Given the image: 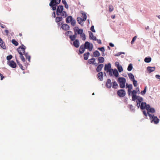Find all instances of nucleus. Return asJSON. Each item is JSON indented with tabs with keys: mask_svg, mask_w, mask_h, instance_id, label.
<instances>
[{
	"mask_svg": "<svg viewBox=\"0 0 160 160\" xmlns=\"http://www.w3.org/2000/svg\"><path fill=\"white\" fill-rule=\"evenodd\" d=\"M26 48V47L23 44H22L21 46L19 47L17 49L18 53L20 55V58L23 62L25 61V59L23 55L26 53L25 51Z\"/></svg>",
	"mask_w": 160,
	"mask_h": 160,
	"instance_id": "nucleus-1",
	"label": "nucleus"
},
{
	"mask_svg": "<svg viewBox=\"0 0 160 160\" xmlns=\"http://www.w3.org/2000/svg\"><path fill=\"white\" fill-rule=\"evenodd\" d=\"M61 2V0H51L49 3V6L52 8L53 10H56L57 5L59 4Z\"/></svg>",
	"mask_w": 160,
	"mask_h": 160,
	"instance_id": "nucleus-2",
	"label": "nucleus"
},
{
	"mask_svg": "<svg viewBox=\"0 0 160 160\" xmlns=\"http://www.w3.org/2000/svg\"><path fill=\"white\" fill-rule=\"evenodd\" d=\"M148 115L150 117V119L151 120V122H153L155 124H157L159 122V120L156 116H154L153 115H152L148 112Z\"/></svg>",
	"mask_w": 160,
	"mask_h": 160,
	"instance_id": "nucleus-3",
	"label": "nucleus"
},
{
	"mask_svg": "<svg viewBox=\"0 0 160 160\" xmlns=\"http://www.w3.org/2000/svg\"><path fill=\"white\" fill-rule=\"evenodd\" d=\"M120 87L121 88H123L125 86V83L126 80L125 78L122 77L119 78L118 79Z\"/></svg>",
	"mask_w": 160,
	"mask_h": 160,
	"instance_id": "nucleus-4",
	"label": "nucleus"
},
{
	"mask_svg": "<svg viewBox=\"0 0 160 160\" xmlns=\"http://www.w3.org/2000/svg\"><path fill=\"white\" fill-rule=\"evenodd\" d=\"M86 49H88L89 51H91L92 50L93 48V45L92 44H90L88 42H86L84 46Z\"/></svg>",
	"mask_w": 160,
	"mask_h": 160,
	"instance_id": "nucleus-5",
	"label": "nucleus"
},
{
	"mask_svg": "<svg viewBox=\"0 0 160 160\" xmlns=\"http://www.w3.org/2000/svg\"><path fill=\"white\" fill-rule=\"evenodd\" d=\"M117 94L120 97H123L126 95V92L123 89H120L117 92Z\"/></svg>",
	"mask_w": 160,
	"mask_h": 160,
	"instance_id": "nucleus-6",
	"label": "nucleus"
},
{
	"mask_svg": "<svg viewBox=\"0 0 160 160\" xmlns=\"http://www.w3.org/2000/svg\"><path fill=\"white\" fill-rule=\"evenodd\" d=\"M63 9V7L62 5L59 6L57 8L56 14L57 15H60V13L62 12Z\"/></svg>",
	"mask_w": 160,
	"mask_h": 160,
	"instance_id": "nucleus-7",
	"label": "nucleus"
},
{
	"mask_svg": "<svg viewBox=\"0 0 160 160\" xmlns=\"http://www.w3.org/2000/svg\"><path fill=\"white\" fill-rule=\"evenodd\" d=\"M8 64L11 67L15 68L16 67V63L13 60L10 61L8 63Z\"/></svg>",
	"mask_w": 160,
	"mask_h": 160,
	"instance_id": "nucleus-8",
	"label": "nucleus"
},
{
	"mask_svg": "<svg viewBox=\"0 0 160 160\" xmlns=\"http://www.w3.org/2000/svg\"><path fill=\"white\" fill-rule=\"evenodd\" d=\"M106 86L108 88H110L112 86L111 81L110 79H108L106 82Z\"/></svg>",
	"mask_w": 160,
	"mask_h": 160,
	"instance_id": "nucleus-9",
	"label": "nucleus"
},
{
	"mask_svg": "<svg viewBox=\"0 0 160 160\" xmlns=\"http://www.w3.org/2000/svg\"><path fill=\"white\" fill-rule=\"evenodd\" d=\"M80 45V43L78 40L75 39L73 42V45L76 48H78Z\"/></svg>",
	"mask_w": 160,
	"mask_h": 160,
	"instance_id": "nucleus-10",
	"label": "nucleus"
},
{
	"mask_svg": "<svg viewBox=\"0 0 160 160\" xmlns=\"http://www.w3.org/2000/svg\"><path fill=\"white\" fill-rule=\"evenodd\" d=\"M95 61V59L94 58H92L91 59H89L88 61V62L90 64H93L95 65V66H97V63H94Z\"/></svg>",
	"mask_w": 160,
	"mask_h": 160,
	"instance_id": "nucleus-11",
	"label": "nucleus"
},
{
	"mask_svg": "<svg viewBox=\"0 0 160 160\" xmlns=\"http://www.w3.org/2000/svg\"><path fill=\"white\" fill-rule=\"evenodd\" d=\"M62 28L63 30L67 31L69 29V26L66 24H64L61 27Z\"/></svg>",
	"mask_w": 160,
	"mask_h": 160,
	"instance_id": "nucleus-12",
	"label": "nucleus"
},
{
	"mask_svg": "<svg viewBox=\"0 0 160 160\" xmlns=\"http://www.w3.org/2000/svg\"><path fill=\"white\" fill-rule=\"evenodd\" d=\"M86 49L83 45H81L79 48V51L80 54L83 53L85 51Z\"/></svg>",
	"mask_w": 160,
	"mask_h": 160,
	"instance_id": "nucleus-13",
	"label": "nucleus"
},
{
	"mask_svg": "<svg viewBox=\"0 0 160 160\" xmlns=\"http://www.w3.org/2000/svg\"><path fill=\"white\" fill-rule=\"evenodd\" d=\"M111 69V65L110 63H108V64H106L105 65L104 70L105 71H108Z\"/></svg>",
	"mask_w": 160,
	"mask_h": 160,
	"instance_id": "nucleus-14",
	"label": "nucleus"
},
{
	"mask_svg": "<svg viewBox=\"0 0 160 160\" xmlns=\"http://www.w3.org/2000/svg\"><path fill=\"white\" fill-rule=\"evenodd\" d=\"M98 79L101 81H102L103 80V75L102 72H99L98 74Z\"/></svg>",
	"mask_w": 160,
	"mask_h": 160,
	"instance_id": "nucleus-15",
	"label": "nucleus"
},
{
	"mask_svg": "<svg viewBox=\"0 0 160 160\" xmlns=\"http://www.w3.org/2000/svg\"><path fill=\"white\" fill-rule=\"evenodd\" d=\"M103 67V64H100L99 65L96 69V71L97 72H99Z\"/></svg>",
	"mask_w": 160,
	"mask_h": 160,
	"instance_id": "nucleus-16",
	"label": "nucleus"
},
{
	"mask_svg": "<svg viewBox=\"0 0 160 160\" xmlns=\"http://www.w3.org/2000/svg\"><path fill=\"white\" fill-rule=\"evenodd\" d=\"M0 46L3 49H6V46L2 39L0 38Z\"/></svg>",
	"mask_w": 160,
	"mask_h": 160,
	"instance_id": "nucleus-17",
	"label": "nucleus"
},
{
	"mask_svg": "<svg viewBox=\"0 0 160 160\" xmlns=\"http://www.w3.org/2000/svg\"><path fill=\"white\" fill-rule=\"evenodd\" d=\"M147 70L149 72V73H150L155 70V68L154 67H148L147 68Z\"/></svg>",
	"mask_w": 160,
	"mask_h": 160,
	"instance_id": "nucleus-18",
	"label": "nucleus"
},
{
	"mask_svg": "<svg viewBox=\"0 0 160 160\" xmlns=\"http://www.w3.org/2000/svg\"><path fill=\"white\" fill-rule=\"evenodd\" d=\"M72 19V18L71 16H69L67 18L66 22L67 23H68L70 22Z\"/></svg>",
	"mask_w": 160,
	"mask_h": 160,
	"instance_id": "nucleus-19",
	"label": "nucleus"
},
{
	"mask_svg": "<svg viewBox=\"0 0 160 160\" xmlns=\"http://www.w3.org/2000/svg\"><path fill=\"white\" fill-rule=\"evenodd\" d=\"M89 38L94 40H96V37L93 36V34L91 32H90L89 33Z\"/></svg>",
	"mask_w": 160,
	"mask_h": 160,
	"instance_id": "nucleus-20",
	"label": "nucleus"
},
{
	"mask_svg": "<svg viewBox=\"0 0 160 160\" xmlns=\"http://www.w3.org/2000/svg\"><path fill=\"white\" fill-rule=\"evenodd\" d=\"M93 56L95 57H98L100 56V54L98 51L96 50L93 52Z\"/></svg>",
	"mask_w": 160,
	"mask_h": 160,
	"instance_id": "nucleus-21",
	"label": "nucleus"
},
{
	"mask_svg": "<svg viewBox=\"0 0 160 160\" xmlns=\"http://www.w3.org/2000/svg\"><path fill=\"white\" fill-rule=\"evenodd\" d=\"M75 28H77V29H75V31L77 32H78V34H82L83 32V30L82 29H78V27H75Z\"/></svg>",
	"mask_w": 160,
	"mask_h": 160,
	"instance_id": "nucleus-22",
	"label": "nucleus"
},
{
	"mask_svg": "<svg viewBox=\"0 0 160 160\" xmlns=\"http://www.w3.org/2000/svg\"><path fill=\"white\" fill-rule=\"evenodd\" d=\"M89 55L90 53L89 52H87L86 53H84L83 55L84 59L85 60H88Z\"/></svg>",
	"mask_w": 160,
	"mask_h": 160,
	"instance_id": "nucleus-23",
	"label": "nucleus"
},
{
	"mask_svg": "<svg viewBox=\"0 0 160 160\" xmlns=\"http://www.w3.org/2000/svg\"><path fill=\"white\" fill-rule=\"evenodd\" d=\"M98 62L100 63H102L104 61V58L102 57H99L98 58Z\"/></svg>",
	"mask_w": 160,
	"mask_h": 160,
	"instance_id": "nucleus-24",
	"label": "nucleus"
},
{
	"mask_svg": "<svg viewBox=\"0 0 160 160\" xmlns=\"http://www.w3.org/2000/svg\"><path fill=\"white\" fill-rule=\"evenodd\" d=\"M62 18L61 17H57L55 19V22L58 23L60 21H62Z\"/></svg>",
	"mask_w": 160,
	"mask_h": 160,
	"instance_id": "nucleus-25",
	"label": "nucleus"
},
{
	"mask_svg": "<svg viewBox=\"0 0 160 160\" xmlns=\"http://www.w3.org/2000/svg\"><path fill=\"white\" fill-rule=\"evenodd\" d=\"M128 76L129 79L131 81L134 79V76L132 73H129L128 74Z\"/></svg>",
	"mask_w": 160,
	"mask_h": 160,
	"instance_id": "nucleus-26",
	"label": "nucleus"
},
{
	"mask_svg": "<svg viewBox=\"0 0 160 160\" xmlns=\"http://www.w3.org/2000/svg\"><path fill=\"white\" fill-rule=\"evenodd\" d=\"M60 14L63 18H65L67 16L66 12L64 11H62V12L60 13Z\"/></svg>",
	"mask_w": 160,
	"mask_h": 160,
	"instance_id": "nucleus-27",
	"label": "nucleus"
},
{
	"mask_svg": "<svg viewBox=\"0 0 160 160\" xmlns=\"http://www.w3.org/2000/svg\"><path fill=\"white\" fill-rule=\"evenodd\" d=\"M24 55H25L26 59H28V61L30 62L31 58L30 56L28 54V53H26Z\"/></svg>",
	"mask_w": 160,
	"mask_h": 160,
	"instance_id": "nucleus-28",
	"label": "nucleus"
},
{
	"mask_svg": "<svg viewBox=\"0 0 160 160\" xmlns=\"http://www.w3.org/2000/svg\"><path fill=\"white\" fill-rule=\"evenodd\" d=\"M113 73L116 77H117L118 75V72L116 69L113 70Z\"/></svg>",
	"mask_w": 160,
	"mask_h": 160,
	"instance_id": "nucleus-29",
	"label": "nucleus"
},
{
	"mask_svg": "<svg viewBox=\"0 0 160 160\" xmlns=\"http://www.w3.org/2000/svg\"><path fill=\"white\" fill-rule=\"evenodd\" d=\"M146 103L142 102L141 103V105L140 106V108L142 109H145V105H146Z\"/></svg>",
	"mask_w": 160,
	"mask_h": 160,
	"instance_id": "nucleus-30",
	"label": "nucleus"
},
{
	"mask_svg": "<svg viewBox=\"0 0 160 160\" xmlns=\"http://www.w3.org/2000/svg\"><path fill=\"white\" fill-rule=\"evenodd\" d=\"M118 86V85L115 81L112 82V88H117Z\"/></svg>",
	"mask_w": 160,
	"mask_h": 160,
	"instance_id": "nucleus-31",
	"label": "nucleus"
},
{
	"mask_svg": "<svg viewBox=\"0 0 160 160\" xmlns=\"http://www.w3.org/2000/svg\"><path fill=\"white\" fill-rule=\"evenodd\" d=\"M151 58H146L144 59V61L146 62L149 63L151 61Z\"/></svg>",
	"mask_w": 160,
	"mask_h": 160,
	"instance_id": "nucleus-32",
	"label": "nucleus"
},
{
	"mask_svg": "<svg viewBox=\"0 0 160 160\" xmlns=\"http://www.w3.org/2000/svg\"><path fill=\"white\" fill-rule=\"evenodd\" d=\"M151 108L149 104H146L145 105V108L146 109L147 111V113L149 112V110Z\"/></svg>",
	"mask_w": 160,
	"mask_h": 160,
	"instance_id": "nucleus-33",
	"label": "nucleus"
},
{
	"mask_svg": "<svg viewBox=\"0 0 160 160\" xmlns=\"http://www.w3.org/2000/svg\"><path fill=\"white\" fill-rule=\"evenodd\" d=\"M12 42L13 44L15 46H17L18 44V42L16 41L15 39H12Z\"/></svg>",
	"mask_w": 160,
	"mask_h": 160,
	"instance_id": "nucleus-34",
	"label": "nucleus"
},
{
	"mask_svg": "<svg viewBox=\"0 0 160 160\" xmlns=\"http://www.w3.org/2000/svg\"><path fill=\"white\" fill-rule=\"evenodd\" d=\"M133 68L132 64L131 63L130 64L128 68V70L129 71H131Z\"/></svg>",
	"mask_w": 160,
	"mask_h": 160,
	"instance_id": "nucleus-35",
	"label": "nucleus"
},
{
	"mask_svg": "<svg viewBox=\"0 0 160 160\" xmlns=\"http://www.w3.org/2000/svg\"><path fill=\"white\" fill-rule=\"evenodd\" d=\"M17 63L18 64L19 66V67L22 70H24V68H23V67L22 66V65L20 64L19 61H18V60H16Z\"/></svg>",
	"mask_w": 160,
	"mask_h": 160,
	"instance_id": "nucleus-36",
	"label": "nucleus"
},
{
	"mask_svg": "<svg viewBox=\"0 0 160 160\" xmlns=\"http://www.w3.org/2000/svg\"><path fill=\"white\" fill-rule=\"evenodd\" d=\"M72 32L69 31H67L65 32V34L66 36H69V35H72Z\"/></svg>",
	"mask_w": 160,
	"mask_h": 160,
	"instance_id": "nucleus-37",
	"label": "nucleus"
},
{
	"mask_svg": "<svg viewBox=\"0 0 160 160\" xmlns=\"http://www.w3.org/2000/svg\"><path fill=\"white\" fill-rule=\"evenodd\" d=\"M113 9V7L112 5H109V12H112Z\"/></svg>",
	"mask_w": 160,
	"mask_h": 160,
	"instance_id": "nucleus-38",
	"label": "nucleus"
},
{
	"mask_svg": "<svg viewBox=\"0 0 160 160\" xmlns=\"http://www.w3.org/2000/svg\"><path fill=\"white\" fill-rule=\"evenodd\" d=\"M80 36L83 40L84 41L85 40V35L84 33H82V34H80Z\"/></svg>",
	"mask_w": 160,
	"mask_h": 160,
	"instance_id": "nucleus-39",
	"label": "nucleus"
},
{
	"mask_svg": "<svg viewBox=\"0 0 160 160\" xmlns=\"http://www.w3.org/2000/svg\"><path fill=\"white\" fill-rule=\"evenodd\" d=\"M126 86L127 88H128L129 90H131L132 88V84H130L128 85V84H126Z\"/></svg>",
	"mask_w": 160,
	"mask_h": 160,
	"instance_id": "nucleus-40",
	"label": "nucleus"
},
{
	"mask_svg": "<svg viewBox=\"0 0 160 160\" xmlns=\"http://www.w3.org/2000/svg\"><path fill=\"white\" fill-rule=\"evenodd\" d=\"M82 15L83 16V20L84 21H85L86 20V18H87L86 15L84 12L82 13Z\"/></svg>",
	"mask_w": 160,
	"mask_h": 160,
	"instance_id": "nucleus-41",
	"label": "nucleus"
},
{
	"mask_svg": "<svg viewBox=\"0 0 160 160\" xmlns=\"http://www.w3.org/2000/svg\"><path fill=\"white\" fill-rule=\"evenodd\" d=\"M77 20L79 24H81L83 21V19L80 17L77 18Z\"/></svg>",
	"mask_w": 160,
	"mask_h": 160,
	"instance_id": "nucleus-42",
	"label": "nucleus"
},
{
	"mask_svg": "<svg viewBox=\"0 0 160 160\" xmlns=\"http://www.w3.org/2000/svg\"><path fill=\"white\" fill-rule=\"evenodd\" d=\"M117 68L118 69V71L120 72H121L122 71H123L121 65H120L118 67H117Z\"/></svg>",
	"mask_w": 160,
	"mask_h": 160,
	"instance_id": "nucleus-43",
	"label": "nucleus"
},
{
	"mask_svg": "<svg viewBox=\"0 0 160 160\" xmlns=\"http://www.w3.org/2000/svg\"><path fill=\"white\" fill-rule=\"evenodd\" d=\"M146 88H147V87L146 86L145 87L144 90L143 91H142L141 92V93L142 95H143L144 94H145L146 92Z\"/></svg>",
	"mask_w": 160,
	"mask_h": 160,
	"instance_id": "nucleus-44",
	"label": "nucleus"
},
{
	"mask_svg": "<svg viewBox=\"0 0 160 160\" xmlns=\"http://www.w3.org/2000/svg\"><path fill=\"white\" fill-rule=\"evenodd\" d=\"M98 49L103 52V53L104 54V52L105 51V49L104 47H102L101 48H98Z\"/></svg>",
	"mask_w": 160,
	"mask_h": 160,
	"instance_id": "nucleus-45",
	"label": "nucleus"
},
{
	"mask_svg": "<svg viewBox=\"0 0 160 160\" xmlns=\"http://www.w3.org/2000/svg\"><path fill=\"white\" fill-rule=\"evenodd\" d=\"M69 38L72 41H73L75 40V39L76 38H75L74 36L73 35H69Z\"/></svg>",
	"mask_w": 160,
	"mask_h": 160,
	"instance_id": "nucleus-46",
	"label": "nucleus"
},
{
	"mask_svg": "<svg viewBox=\"0 0 160 160\" xmlns=\"http://www.w3.org/2000/svg\"><path fill=\"white\" fill-rule=\"evenodd\" d=\"M155 112V110L153 108H151L149 110V112L153 113Z\"/></svg>",
	"mask_w": 160,
	"mask_h": 160,
	"instance_id": "nucleus-47",
	"label": "nucleus"
},
{
	"mask_svg": "<svg viewBox=\"0 0 160 160\" xmlns=\"http://www.w3.org/2000/svg\"><path fill=\"white\" fill-rule=\"evenodd\" d=\"M113 69H112L111 68L108 71H107V72H109V75L110 76H112V73L113 72Z\"/></svg>",
	"mask_w": 160,
	"mask_h": 160,
	"instance_id": "nucleus-48",
	"label": "nucleus"
},
{
	"mask_svg": "<svg viewBox=\"0 0 160 160\" xmlns=\"http://www.w3.org/2000/svg\"><path fill=\"white\" fill-rule=\"evenodd\" d=\"M133 82V84L134 87H137L138 85V84L137 83V81L135 80V79L133 80L132 81Z\"/></svg>",
	"mask_w": 160,
	"mask_h": 160,
	"instance_id": "nucleus-49",
	"label": "nucleus"
},
{
	"mask_svg": "<svg viewBox=\"0 0 160 160\" xmlns=\"http://www.w3.org/2000/svg\"><path fill=\"white\" fill-rule=\"evenodd\" d=\"M71 24L72 26H74L76 24V21L75 20L72 19V20L71 21Z\"/></svg>",
	"mask_w": 160,
	"mask_h": 160,
	"instance_id": "nucleus-50",
	"label": "nucleus"
},
{
	"mask_svg": "<svg viewBox=\"0 0 160 160\" xmlns=\"http://www.w3.org/2000/svg\"><path fill=\"white\" fill-rule=\"evenodd\" d=\"M132 100L133 101H135L136 99H138L136 95H132Z\"/></svg>",
	"mask_w": 160,
	"mask_h": 160,
	"instance_id": "nucleus-51",
	"label": "nucleus"
},
{
	"mask_svg": "<svg viewBox=\"0 0 160 160\" xmlns=\"http://www.w3.org/2000/svg\"><path fill=\"white\" fill-rule=\"evenodd\" d=\"M12 56L11 55H10L8 56L7 57V59L8 60H10L12 58Z\"/></svg>",
	"mask_w": 160,
	"mask_h": 160,
	"instance_id": "nucleus-52",
	"label": "nucleus"
},
{
	"mask_svg": "<svg viewBox=\"0 0 160 160\" xmlns=\"http://www.w3.org/2000/svg\"><path fill=\"white\" fill-rule=\"evenodd\" d=\"M137 38V37L136 36H134L132 38V41H131V43L132 44H133L134 42L135 41V40H136V38Z\"/></svg>",
	"mask_w": 160,
	"mask_h": 160,
	"instance_id": "nucleus-53",
	"label": "nucleus"
},
{
	"mask_svg": "<svg viewBox=\"0 0 160 160\" xmlns=\"http://www.w3.org/2000/svg\"><path fill=\"white\" fill-rule=\"evenodd\" d=\"M137 100H138V102H141L143 100V98L142 97H139L137 99Z\"/></svg>",
	"mask_w": 160,
	"mask_h": 160,
	"instance_id": "nucleus-54",
	"label": "nucleus"
},
{
	"mask_svg": "<svg viewBox=\"0 0 160 160\" xmlns=\"http://www.w3.org/2000/svg\"><path fill=\"white\" fill-rule=\"evenodd\" d=\"M90 30L92 31L93 32H95V30L94 29V26H92Z\"/></svg>",
	"mask_w": 160,
	"mask_h": 160,
	"instance_id": "nucleus-55",
	"label": "nucleus"
},
{
	"mask_svg": "<svg viewBox=\"0 0 160 160\" xmlns=\"http://www.w3.org/2000/svg\"><path fill=\"white\" fill-rule=\"evenodd\" d=\"M137 91H136V90H133L132 91V95H136V94H137Z\"/></svg>",
	"mask_w": 160,
	"mask_h": 160,
	"instance_id": "nucleus-56",
	"label": "nucleus"
},
{
	"mask_svg": "<svg viewBox=\"0 0 160 160\" xmlns=\"http://www.w3.org/2000/svg\"><path fill=\"white\" fill-rule=\"evenodd\" d=\"M115 66L116 67H118L120 65H119V62H115Z\"/></svg>",
	"mask_w": 160,
	"mask_h": 160,
	"instance_id": "nucleus-57",
	"label": "nucleus"
},
{
	"mask_svg": "<svg viewBox=\"0 0 160 160\" xmlns=\"http://www.w3.org/2000/svg\"><path fill=\"white\" fill-rule=\"evenodd\" d=\"M96 41H97V42L99 44H101L102 43L100 39H98L96 38Z\"/></svg>",
	"mask_w": 160,
	"mask_h": 160,
	"instance_id": "nucleus-58",
	"label": "nucleus"
},
{
	"mask_svg": "<svg viewBox=\"0 0 160 160\" xmlns=\"http://www.w3.org/2000/svg\"><path fill=\"white\" fill-rule=\"evenodd\" d=\"M137 105L138 107V108H139L140 106L141 102H138V100H137Z\"/></svg>",
	"mask_w": 160,
	"mask_h": 160,
	"instance_id": "nucleus-59",
	"label": "nucleus"
},
{
	"mask_svg": "<svg viewBox=\"0 0 160 160\" xmlns=\"http://www.w3.org/2000/svg\"><path fill=\"white\" fill-rule=\"evenodd\" d=\"M122 54H124L125 53L124 52H120L118 53V55H115V56H119V55H121Z\"/></svg>",
	"mask_w": 160,
	"mask_h": 160,
	"instance_id": "nucleus-60",
	"label": "nucleus"
},
{
	"mask_svg": "<svg viewBox=\"0 0 160 160\" xmlns=\"http://www.w3.org/2000/svg\"><path fill=\"white\" fill-rule=\"evenodd\" d=\"M0 76L1 77V80H3V78H4V77L0 73Z\"/></svg>",
	"mask_w": 160,
	"mask_h": 160,
	"instance_id": "nucleus-61",
	"label": "nucleus"
},
{
	"mask_svg": "<svg viewBox=\"0 0 160 160\" xmlns=\"http://www.w3.org/2000/svg\"><path fill=\"white\" fill-rule=\"evenodd\" d=\"M143 114L145 116H147V112L145 111H143Z\"/></svg>",
	"mask_w": 160,
	"mask_h": 160,
	"instance_id": "nucleus-62",
	"label": "nucleus"
},
{
	"mask_svg": "<svg viewBox=\"0 0 160 160\" xmlns=\"http://www.w3.org/2000/svg\"><path fill=\"white\" fill-rule=\"evenodd\" d=\"M129 106L130 109H131L132 110H133L134 109L132 105H129Z\"/></svg>",
	"mask_w": 160,
	"mask_h": 160,
	"instance_id": "nucleus-63",
	"label": "nucleus"
},
{
	"mask_svg": "<svg viewBox=\"0 0 160 160\" xmlns=\"http://www.w3.org/2000/svg\"><path fill=\"white\" fill-rule=\"evenodd\" d=\"M155 77L157 79H160V76L159 75H156Z\"/></svg>",
	"mask_w": 160,
	"mask_h": 160,
	"instance_id": "nucleus-64",
	"label": "nucleus"
}]
</instances>
